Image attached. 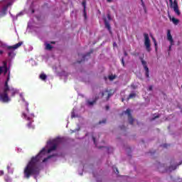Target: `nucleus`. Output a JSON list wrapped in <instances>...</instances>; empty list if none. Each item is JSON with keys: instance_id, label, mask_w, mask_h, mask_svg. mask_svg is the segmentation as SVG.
Wrapping results in <instances>:
<instances>
[{"instance_id": "f257e3e1", "label": "nucleus", "mask_w": 182, "mask_h": 182, "mask_svg": "<svg viewBox=\"0 0 182 182\" xmlns=\"http://www.w3.org/2000/svg\"><path fill=\"white\" fill-rule=\"evenodd\" d=\"M46 151V149L43 148L37 156L31 158L24 168L23 173L26 178H30L31 176H38L39 174L41 160H42Z\"/></svg>"}, {"instance_id": "f03ea898", "label": "nucleus", "mask_w": 182, "mask_h": 182, "mask_svg": "<svg viewBox=\"0 0 182 182\" xmlns=\"http://www.w3.org/2000/svg\"><path fill=\"white\" fill-rule=\"evenodd\" d=\"M8 90H9V85H8V82H6L4 84L3 92L0 93V102H2L3 103H7V102L11 100L8 96Z\"/></svg>"}, {"instance_id": "7ed1b4c3", "label": "nucleus", "mask_w": 182, "mask_h": 182, "mask_svg": "<svg viewBox=\"0 0 182 182\" xmlns=\"http://www.w3.org/2000/svg\"><path fill=\"white\" fill-rule=\"evenodd\" d=\"M144 46L146 48V52H151V44L150 43V37H149V34L144 33Z\"/></svg>"}, {"instance_id": "20e7f679", "label": "nucleus", "mask_w": 182, "mask_h": 182, "mask_svg": "<svg viewBox=\"0 0 182 182\" xmlns=\"http://www.w3.org/2000/svg\"><path fill=\"white\" fill-rule=\"evenodd\" d=\"M169 2L171 4V8H173V11L176 14V15L180 16L181 13L178 9V3L177 2V0H174L173 3V0H169Z\"/></svg>"}, {"instance_id": "39448f33", "label": "nucleus", "mask_w": 182, "mask_h": 182, "mask_svg": "<svg viewBox=\"0 0 182 182\" xmlns=\"http://www.w3.org/2000/svg\"><path fill=\"white\" fill-rule=\"evenodd\" d=\"M59 141H60L59 139L53 140L51 141L52 146L48 149V153H51V151L56 150V149L58 148V144H59Z\"/></svg>"}, {"instance_id": "423d86ee", "label": "nucleus", "mask_w": 182, "mask_h": 182, "mask_svg": "<svg viewBox=\"0 0 182 182\" xmlns=\"http://www.w3.org/2000/svg\"><path fill=\"white\" fill-rule=\"evenodd\" d=\"M140 60L141 62V65H143V68L145 70V76L146 77H150L149 75V67H147V62L143 59V58H140Z\"/></svg>"}, {"instance_id": "0eeeda50", "label": "nucleus", "mask_w": 182, "mask_h": 182, "mask_svg": "<svg viewBox=\"0 0 182 182\" xmlns=\"http://www.w3.org/2000/svg\"><path fill=\"white\" fill-rule=\"evenodd\" d=\"M125 114H127L128 116V121L129 124H133L134 122V119L133 118V116H132V111L130 109H127L126 111L124 112Z\"/></svg>"}, {"instance_id": "6e6552de", "label": "nucleus", "mask_w": 182, "mask_h": 182, "mask_svg": "<svg viewBox=\"0 0 182 182\" xmlns=\"http://www.w3.org/2000/svg\"><path fill=\"white\" fill-rule=\"evenodd\" d=\"M167 40L170 42L169 50L171 49V46L174 45V40L173 39V36H171V31L167 30Z\"/></svg>"}, {"instance_id": "1a4fd4ad", "label": "nucleus", "mask_w": 182, "mask_h": 182, "mask_svg": "<svg viewBox=\"0 0 182 182\" xmlns=\"http://www.w3.org/2000/svg\"><path fill=\"white\" fill-rule=\"evenodd\" d=\"M106 93H107V100H109V99H110V97L114 95V91H113V90H106L104 92H102V97L105 96V95H106Z\"/></svg>"}, {"instance_id": "9d476101", "label": "nucleus", "mask_w": 182, "mask_h": 182, "mask_svg": "<svg viewBox=\"0 0 182 182\" xmlns=\"http://www.w3.org/2000/svg\"><path fill=\"white\" fill-rule=\"evenodd\" d=\"M104 23L105 25V28L109 31V33H112V27L110 26V23L107 21V18L106 17L103 18Z\"/></svg>"}, {"instance_id": "9b49d317", "label": "nucleus", "mask_w": 182, "mask_h": 182, "mask_svg": "<svg viewBox=\"0 0 182 182\" xmlns=\"http://www.w3.org/2000/svg\"><path fill=\"white\" fill-rule=\"evenodd\" d=\"M22 45H23V42H18V43L15 44L14 46H9L7 47V49H9V50H11V49H18V48H20V46H22Z\"/></svg>"}, {"instance_id": "f8f14e48", "label": "nucleus", "mask_w": 182, "mask_h": 182, "mask_svg": "<svg viewBox=\"0 0 182 182\" xmlns=\"http://www.w3.org/2000/svg\"><path fill=\"white\" fill-rule=\"evenodd\" d=\"M8 92L11 94V97H14L18 93V90L14 87H9L8 90Z\"/></svg>"}, {"instance_id": "ddd939ff", "label": "nucleus", "mask_w": 182, "mask_h": 182, "mask_svg": "<svg viewBox=\"0 0 182 182\" xmlns=\"http://www.w3.org/2000/svg\"><path fill=\"white\" fill-rule=\"evenodd\" d=\"M82 60H81L80 61H77V63H82V62H83V60H85V58H86V56H90V53H87V55H81Z\"/></svg>"}, {"instance_id": "4468645a", "label": "nucleus", "mask_w": 182, "mask_h": 182, "mask_svg": "<svg viewBox=\"0 0 182 182\" xmlns=\"http://www.w3.org/2000/svg\"><path fill=\"white\" fill-rule=\"evenodd\" d=\"M46 77H48V76H46V74L45 73H41L40 75V79H41V80H46Z\"/></svg>"}, {"instance_id": "2eb2a0df", "label": "nucleus", "mask_w": 182, "mask_h": 182, "mask_svg": "<svg viewBox=\"0 0 182 182\" xmlns=\"http://www.w3.org/2000/svg\"><path fill=\"white\" fill-rule=\"evenodd\" d=\"M4 181L6 182H12V179L9 176H4Z\"/></svg>"}, {"instance_id": "dca6fc26", "label": "nucleus", "mask_w": 182, "mask_h": 182, "mask_svg": "<svg viewBox=\"0 0 182 182\" xmlns=\"http://www.w3.org/2000/svg\"><path fill=\"white\" fill-rule=\"evenodd\" d=\"M96 99L93 101H87V103L88 105V106H93V105H95V103H96Z\"/></svg>"}, {"instance_id": "f3484780", "label": "nucleus", "mask_w": 182, "mask_h": 182, "mask_svg": "<svg viewBox=\"0 0 182 182\" xmlns=\"http://www.w3.org/2000/svg\"><path fill=\"white\" fill-rule=\"evenodd\" d=\"M53 48V47L49 43L46 44V49L47 50H52Z\"/></svg>"}, {"instance_id": "a211bd4d", "label": "nucleus", "mask_w": 182, "mask_h": 182, "mask_svg": "<svg viewBox=\"0 0 182 182\" xmlns=\"http://www.w3.org/2000/svg\"><path fill=\"white\" fill-rule=\"evenodd\" d=\"M172 22H173V23H174V25H178L179 21H178V19L173 17V18H172Z\"/></svg>"}, {"instance_id": "6ab92c4d", "label": "nucleus", "mask_w": 182, "mask_h": 182, "mask_svg": "<svg viewBox=\"0 0 182 182\" xmlns=\"http://www.w3.org/2000/svg\"><path fill=\"white\" fill-rule=\"evenodd\" d=\"M152 41L154 43L155 49L156 50H157V41H156V38H154V37H152Z\"/></svg>"}, {"instance_id": "aec40b11", "label": "nucleus", "mask_w": 182, "mask_h": 182, "mask_svg": "<svg viewBox=\"0 0 182 182\" xmlns=\"http://www.w3.org/2000/svg\"><path fill=\"white\" fill-rule=\"evenodd\" d=\"M152 41L154 43L155 49L156 50H157V41H156V38H154V37H152Z\"/></svg>"}, {"instance_id": "412c9836", "label": "nucleus", "mask_w": 182, "mask_h": 182, "mask_svg": "<svg viewBox=\"0 0 182 182\" xmlns=\"http://www.w3.org/2000/svg\"><path fill=\"white\" fill-rule=\"evenodd\" d=\"M135 96H136V93H131V94H129L127 100H129L130 99H133V97H134Z\"/></svg>"}, {"instance_id": "4be33fe9", "label": "nucleus", "mask_w": 182, "mask_h": 182, "mask_svg": "<svg viewBox=\"0 0 182 182\" xmlns=\"http://www.w3.org/2000/svg\"><path fill=\"white\" fill-rule=\"evenodd\" d=\"M27 126H28V129H35V127L33 125H32V122H28Z\"/></svg>"}, {"instance_id": "5701e85b", "label": "nucleus", "mask_w": 182, "mask_h": 182, "mask_svg": "<svg viewBox=\"0 0 182 182\" xmlns=\"http://www.w3.org/2000/svg\"><path fill=\"white\" fill-rule=\"evenodd\" d=\"M21 116L22 117H23V119H26V120H31V117H26V114H25V112H23Z\"/></svg>"}, {"instance_id": "b1692460", "label": "nucleus", "mask_w": 182, "mask_h": 182, "mask_svg": "<svg viewBox=\"0 0 182 182\" xmlns=\"http://www.w3.org/2000/svg\"><path fill=\"white\" fill-rule=\"evenodd\" d=\"M6 11H8V6H6L3 7L2 13L4 14H6Z\"/></svg>"}, {"instance_id": "393cba45", "label": "nucleus", "mask_w": 182, "mask_h": 182, "mask_svg": "<svg viewBox=\"0 0 182 182\" xmlns=\"http://www.w3.org/2000/svg\"><path fill=\"white\" fill-rule=\"evenodd\" d=\"M50 157H52V156H48L47 158H44L43 159V163H46V161H48V160H49V159H50Z\"/></svg>"}, {"instance_id": "a878e982", "label": "nucleus", "mask_w": 182, "mask_h": 182, "mask_svg": "<svg viewBox=\"0 0 182 182\" xmlns=\"http://www.w3.org/2000/svg\"><path fill=\"white\" fill-rule=\"evenodd\" d=\"M115 77H116V75H113L109 76V80H114Z\"/></svg>"}, {"instance_id": "bb28decb", "label": "nucleus", "mask_w": 182, "mask_h": 182, "mask_svg": "<svg viewBox=\"0 0 182 182\" xmlns=\"http://www.w3.org/2000/svg\"><path fill=\"white\" fill-rule=\"evenodd\" d=\"M106 122H107V119H104L102 121L99 122V124H103L106 123Z\"/></svg>"}, {"instance_id": "cd10ccee", "label": "nucleus", "mask_w": 182, "mask_h": 182, "mask_svg": "<svg viewBox=\"0 0 182 182\" xmlns=\"http://www.w3.org/2000/svg\"><path fill=\"white\" fill-rule=\"evenodd\" d=\"M176 168H177V166H171L169 167V170L171 171V170H176Z\"/></svg>"}, {"instance_id": "c85d7f7f", "label": "nucleus", "mask_w": 182, "mask_h": 182, "mask_svg": "<svg viewBox=\"0 0 182 182\" xmlns=\"http://www.w3.org/2000/svg\"><path fill=\"white\" fill-rule=\"evenodd\" d=\"M82 5L84 9H86V1H82Z\"/></svg>"}, {"instance_id": "c756f323", "label": "nucleus", "mask_w": 182, "mask_h": 182, "mask_svg": "<svg viewBox=\"0 0 182 182\" xmlns=\"http://www.w3.org/2000/svg\"><path fill=\"white\" fill-rule=\"evenodd\" d=\"M107 18L108 21H112V16H110V14H108L107 15Z\"/></svg>"}, {"instance_id": "7c9ffc66", "label": "nucleus", "mask_w": 182, "mask_h": 182, "mask_svg": "<svg viewBox=\"0 0 182 182\" xmlns=\"http://www.w3.org/2000/svg\"><path fill=\"white\" fill-rule=\"evenodd\" d=\"M3 73H4V67L0 66V75H1Z\"/></svg>"}, {"instance_id": "2f4dec72", "label": "nucleus", "mask_w": 182, "mask_h": 182, "mask_svg": "<svg viewBox=\"0 0 182 182\" xmlns=\"http://www.w3.org/2000/svg\"><path fill=\"white\" fill-rule=\"evenodd\" d=\"M159 117H160V115H159V114H158V115L154 117L151 119V120H156V119H159Z\"/></svg>"}, {"instance_id": "473e14b6", "label": "nucleus", "mask_w": 182, "mask_h": 182, "mask_svg": "<svg viewBox=\"0 0 182 182\" xmlns=\"http://www.w3.org/2000/svg\"><path fill=\"white\" fill-rule=\"evenodd\" d=\"M83 12H84V17H85V19H86V18H87V14H86V9H84V10H83Z\"/></svg>"}, {"instance_id": "72a5a7b5", "label": "nucleus", "mask_w": 182, "mask_h": 182, "mask_svg": "<svg viewBox=\"0 0 182 182\" xmlns=\"http://www.w3.org/2000/svg\"><path fill=\"white\" fill-rule=\"evenodd\" d=\"M122 66H125L124 58H122Z\"/></svg>"}, {"instance_id": "f704fd0d", "label": "nucleus", "mask_w": 182, "mask_h": 182, "mask_svg": "<svg viewBox=\"0 0 182 182\" xmlns=\"http://www.w3.org/2000/svg\"><path fill=\"white\" fill-rule=\"evenodd\" d=\"M92 140H93L94 144H95V146H97V144H96V138H95V136H92Z\"/></svg>"}, {"instance_id": "c9c22d12", "label": "nucleus", "mask_w": 182, "mask_h": 182, "mask_svg": "<svg viewBox=\"0 0 182 182\" xmlns=\"http://www.w3.org/2000/svg\"><path fill=\"white\" fill-rule=\"evenodd\" d=\"M141 5H142L143 8H146V5H144V1H143V0H142V1H141Z\"/></svg>"}, {"instance_id": "e433bc0d", "label": "nucleus", "mask_w": 182, "mask_h": 182, "mask_svg": "<svg viewBox=\"0 0 182 182\" xmlns=\"http://www.w3.org/2000/svg\"><path fill=\"white\" fill-rule=\"evenodd\" d=\"M163 146V147H164L165 149H167V147H168V144H164V145H162Z\"/></svg>"}, {"instance_id": "4c0bfd02", "label": "nucleus", "mask_w": 182, "mask_h": 182, "mask_svg": "<svg viewBox=\"0 0 182 182\" xmlns=\"http://www.w3.org/2000/svg\"><path fill=\"white\" fill-rule=\"evenodd\" d=\"M149 91L153 90V86H151V85L149 86Z\"/></svg>"}, {"instance_id": "58836bf2", "label": "nucleus", "mask_w": 182, "mask_h": 182, "mask_svg": "<svg viewBox=\"0 0 182 182\" xmlns=\"http://www.w3.org/2000/svg\"><path fill=\"white\" fill-rule=\"evenodd\" d=\"M105 109L106 110H109V109H110V107L109 105L105 106Z\"/></svg>"}, {"instance_id": "ea45409f", "label": "nucleus", "mask_w": 182, "mask_h": 182, "mask_svg": "<svg viewBox=\"0 0 182 182\" xmlns=\"http://www.w3.org/2000/svg\"><path fill=\"white\" fill-rule=\"evenodd\" d=\"M12 53H14V52H9L8 53L9 56H12Z\"/></svg>"}, {"instance_id": "a19ab883", "label": "nucleus", "mask_w": 182, "mask_h": 182, "mask_svg": "<svg viewBox=\"0 0 182 182\" xmlns=\"http://www.w3.org/2000/svg\"><path fill=\"white\" fill-rule=\"evenodd\" d=\"M8 82H9V76L7 77V80H6V81L5 82V83L7 82V85H8Z\"/></svg>"}, {"instance_id": "79ce46f5", "label": "nucleus", "mask_w": 182, "mask_h": 182, "mask_svg": "<svg viewBox=\"0 0 182 182\" xmlns=\"http://www.w3.org/2000/svg\"><path fill=\"white\" fill-rule=\"evenodd\" d=\"M144 11L145 14L147 13V9L146 7H144Z\"/></svg>"}, {"instance_id": "37998d69", "label": "nucleus", "mask_w": 182, "mask_h": 182, "mask_svg": "<svg viewBox=\"0 0 182 182\" xmlns=\"http://www.w3.org/2000/svg\"><path fill=\"white\" fill-rule=\"evenodd\" d=\"M0 176H4V171H0Z\"/></svg>"}, {"instance_id": "c03bdc74", "label": "nucleus", "mask_w": 182, "mask_h": 182, "mask_svg": "<svg viewBox=\"0 0 182 182\" xmlns=\"http://www.w3.org/2000/svg\"><path fill=\"white\" fill-rule=\"evenodd\" d=\"M127 55H128V54H127V51L124 52V56H127Z\"/></svg>"}, {"instance_id": "a18cd8bd", "label": "nucleus", "mask_w": 182, "mask_h": 182, "mask_svg": "<svg viewBox=\"0 0 182 182\" xmlns=\"http://www.w3.org/2000/svg\"><path fill=\"white\" fill-rule=\"evenodd\" d=\"M115 170L117 171V173L119 174V169H117V168H115Z\"/></svg>"}, {"instance_id": "49530a36", "label": "nucleus", "mask_w": 182, "mask_h": 182, "mask_svg": "<svg viewBox=\"0 0 182 182\" xmlns=\"http://www.w3.org/2000/svg\"><path fill=\"white\" fill-rule=\"evenodd\" d=\"M4 53V51L2 50H0V55H2Z\"/></svg>"}, {"instance_id": "de8ad7c7", "label": "nucleus", "mask_w": 182, "mask_h": 182, "mask_svg": "<svg viewBox=\"0 0 182 182\" xmlns=\"http://www.w3.org/2000/svg\"><path fill=\"white\" fill-rule=\"evenodd\" d=\"M11 168V166H7V169L9 170Z\"/></svg>"}, {"instance_id": "09e8293b", "label": "nucleus", "mask_w": 182, "mask_h": 182, "mask_svg": "<svg viewBox=\"0 0 182 182\" xmlns=\"http://www.w3.org/2000/svg\"><path fill=\"white\" fill-rule=\"evenodd\" d=\"M113 0H107V2H112Z\"/></svg>"}, {"instance_id": "8fccbe9b", "label": "nucleus", "mask_w": 182, "mask_h": 182, "mask_svg": "<svg viewBox=\"0 0 182 182\" xmlns=\"http://www.w3.org/2000/svg\"><path fill=\"white\" fill-rule=\"evenodd\" d=\"M26 111L29 112V108H28V107H26Z\"/></svg>"}, {"instance_id": "3c124183", "label": "nucleus", "mask_w": 182, "mask_h": 182, "mask_svg": "<svg viewBox=\"0 0 182 182\" xmlns=\"http://www.w3.org/2000/svg\"><path fill=\"white\" fill-rule=\"evenodd\" d=\"M32 14H35V10H32Z\"/></svg>"}, {"instance_id": "603ef678", "label": "nucleus", "mask_w": 182, "mask_h": 182, "mask_svg": "<svg viewBox=\"0 0 182 182\" xmlns=\"http://www.w3.org/2000/svg\"><path fill=\"white\" fill-rule=\"evenodd\" d=\"M51 43H52V44H55V41H52Z\"/></svg>"}, {"instance_id": "864d4df0", "label": "nucleus", "mask_w": 182, "mask_h": 182, "mask_svg": "<svg viewBox=\"0 0 182 182\" xmlns=\"http://www.w3.org/2000/svg\"><path fill=\"white\" fill-rule=\"evenodd\" d=\"M71 117H75V115H72Z\"/></svg>"}, {"instance_id": "5fc2aeb1", "label": "nucleus", "mask_w": 182, "mask_h": 182, "mask_svg": "<svg viewBox=\"0 0 182 182\" xmlns=\"http://www.w3.org/2000/svg\"><path fill=\"white\" fill-rule=\"evenodd\" d=\"M182 161L178 165V166H180L181 164Z\"/></svg>"}, {"instance_id": "6e6d98bb", "label": "nucleus", "mask_w": 182, "mask_h": 182, "mask_svg": "<svg viewBox=\"0 0 182 182\" xmlns=\"http://www.w3.org/2000/svg\"><path fill=\"white\" fill-rule=\"evenodd\" d=\"M116 46V43H114V46Z\"/></svg>"}, {"instance_id": "4d7b16f0", "label": "nucleus", "mask_w": 182, "mask_h": 182, "mask_svg": "<svg viewBox=\"0 0 182 182\" xmlns=\"http://www.w3.org/2000/svg\"><path fill=\"white\" fill-rule=\"evenodd\" d=\"M141 2H143V0H141Z\"/></svg>"}, {"instance_id": "13d9d810", "label": "nucleus", "mask_w": 182, "mask_h": 182, "mask_svg": "<svg viewBox=\"0 0 182 182\" xmlns=\"http://www.w3.org/2000/svg\"><path fill=\"white\" fill-rule=\"evenodd\" d=\"M78 56H80V54H78Z\"/></svg>"}, {"instance_id": "bf43d9fd", "label": "nucleus", "mask_w": 182, "mask_h": 182, "mask_svg": "<svg viewBox=\"0 0 182 182\" xmlns=\"http://www.w3.org/2000/svg\"><path fill=\"white\" fill-rule=\"evenodd\" d=\"M99 149H102V147H99Z\"/></svg>"}]
</instances>
